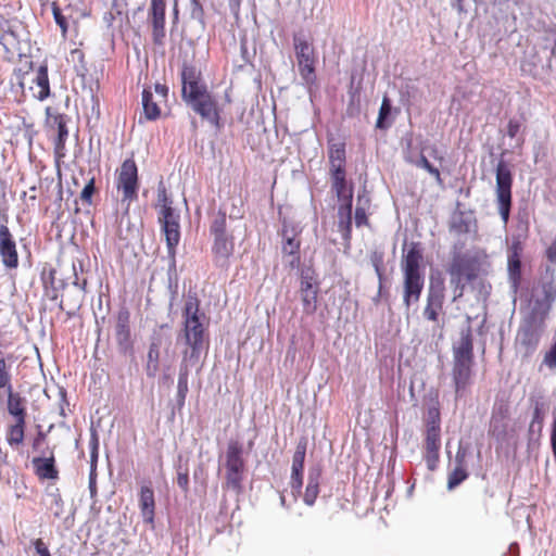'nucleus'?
Masks as SVG:
<instances>
[{"mask_svg":"<svg viewBox=\"0 0 556 556\" xmlns=\"http://www.w3.org/2000/svg\"><path fill=\"white\" fill-rule=\"evenodd\" d=\"M282 250L285 253H288L291 255L298 254L299 250H300V242L296 241L295 239L289 238L285 242Z\"/></svg>","mask_w":556,"mask_h":556,"instance_id":"603ef678","label":"nucleus"},{"mask_svg":"<svg viewBox=\"0 0 556 556\" xmlns=\"http://www.w3.org/2000/svg\"><path fill=\"white\" fill-rule=\"evenodd\" d=\"M188 350H186L184 352V358H182V362H181V365H180V370H179V376H178V386H177V389H178V397L184 401L186 395H187V392H188V376H189V370H188Z\"/></svg>","mask_w":556,"mask_h":556,"instance_id":"c9c22d12","label":"nucleus"},{"mask_svg":"<svg viewBox=\"0 0 556 556\" xmlns=\"http://www.w3.org/2000/svg\"><path fill=\"white\" fill-rule=\"evenodd\" d=\"M329 170L346 169V150L344 142H329L328 144Z\"/></svg>","mask_w":556,"mask_h":556,"instance_id":"7c9ffc66","label":"nucleus"},{"mask_svg":"<svg viewBox=\"0 0 556 556\" xmlns=\"http://www.w3.org/2000/svg\"><path fill=\"white\" fill-rule=\"evenodd\" d=\"M545 326L521 319L514 341L516 354L521 359H529L538 350Z\"/></svg>","mask_w":556,"mask_h":556,"instance_id":"423d86ee","label":"nucleus"},{"mask_svg":"<svg viewBox=\"0 0 556 556\" xmlns=\"http://www.w3.org/2000/svg\"><path fill=\"white\" fill-rule=\"evenodd\" d=\"M355 224L357 227L368 226L369 220L365 207L357 206L355 210Z\"/></svg>","mask_w":556,"mask_h":556,"instance_id":"3c124183","label":"nucleus"},{"mask_svg":"<svg viewBox=\"0 0 556 556\" xmlns=\"http://www.w3.org/2000/svg\"><path fill=\"white\" fill-rule=\"evenodd\" d=\"M293 47L300 76L307 86L315 85L316 53L313 43L302 35H294Z\"/></svg>","mask_w":556,"mask_h":556,"instance_id":"0eeeda50","label":"nucleus"},{"mask_svg":"<svg viewBox=\"0 0 556 556\" xmlns=\"http://www.w3.org/2000/svg\"><path fill=\"white\" fill-rule=\"evenodd\" d=\"M370 263L379 279V290L382 288V280L384 276V254L381 251H372L370 253Z\"/></svg>","mask_w":556,"mask_h":556,"instance_id":"58836bf2","label":"nucleus"},{"mask_svg":"<svg viewBox=\"0 0 556 556\" xmlns=\"http://www.w3.org/2000/svg\"><path fill=\"white\" fill-rule=\"evenodd\" d=\"M331 189L336 193L338 201L342 203H352L354 187L346 179V169L329 170Z\"/></svg>","mask_w":556,"mask_h":556,"instance_id":"a211bd4d","label":"nucleus"},{"mask_svg":"<svg viewBox=\"0 0 556 556\" xmlns=\"http://www.w3.org/2000/svg\"><path fill=\"white\" fill-rule=\"evenodd\" d=\"M470 220L466 217L465 212H458L453 215L450 222V230L457 235H466L470 231Z\"/></svg>","mask_w":556,"mask_h":556,"instance_id":"4c0bfd02","label":"nucleus"},{"mask_svg":"<svg viewBox=\"0 0 556 556\" xmlns=\"http://www.w3.org/2000/svg\"><path fill=\"white\" fill-rule=\"evenodd\" d=\"M96 179L91 177L80 192V200L87 205L92 204V195L96 192Z\"/></svg>","mask_w":556,"mask_h":556,"instance_id":"49530a36","label":"nucleus"},{"mask_svg":"<svg viewBox=\"0 0 556 556\" xmlns=\"http://www.w3.org/2000/svg\"><path fill=\"white\" fill-rule=\"evenodd\" d=\"M201 77V72L194 65L184 64L181 70L182 98L207 87L206 84L202 81Z\"/></svg>","mask_w":556,"mask_h":556,"instance_id":"412c9836","label":"nucleus"},{"mask_svg":"<svg viewBox=\"0 0 556 556\" xmlns=\"http://www.w3.org/2000/svg\"><path fill=\"white\" fill-rule=\"evenodd\" d=\"M7 412L10 420L27 421L26 400L18 392H14L13 388L7 390Z\"/></svg>","mask_w":556,"mask_h":556,"instance_id":"a878e982","label":"nucleus"},{"mask_svg":"<svg viewBox=\"0 0 556 556\" xmlns=\"http://www.w3.org/2000/svg\"><path fill=\"white\" fill-rule=\"evenodd\" d=\"M33 61H25L22 66L14 68L13 75L21 88H24L25 77L33 71Z\"/></svg>","mask_w":556,"mask_h":556,"instance_id":"37998d69","label":"nucleus"},{"mask_svg":"<svg viewBox=\"0 0 556 556\" xmlns=\"http://www.w3.org/2000/svg\"><path fill=\"white\" fill-rule=\"evenodd\" d=\"M508 273L515 283L521 278V255L508 254Z\"/></svg>","mask_w":556,"mask_h":556,"instance_id":"a19ab883","label":"nucleus"},{"mask_svg":"<svg viewBox=\"0 0 556 556\" xmlns=\"http://www.w3.org/2000/svg\"><path fill=\"white\" fill-rule=\"evenodd\" d=\"M466 452L458 450L456 453V467L448 473L447 489L453 490L468 478V472L465 467Z\"/></svg>","mask_w":556,"mask_h":556,"instance_id":"c756f323","label":"nucleus"},{"mask_svg":"<svg viewBox=\"0 0 556 556\" xmlns=\"http://www.w3.org/2000/svg\"><path fill=\"white\" fill-rule=\"evenodd\" d=\"M165 0H151L147 20L151 27L152 42L156 47H164L165 45Z\"/></svg>","mask_w":556,"mask_h":556,"instance_id":"9b49d317","label":"nucleus"},{"mask_svg":"<svg viewBox=\"0 0 556 556\" xmlns=\"http://www.w3.org/2000/svg\"><path fill=\"white\" fill-rule=\"evenodd\" d=\"M114 336L121 353L127 354L132 351L134 343L130 330V313L126 308L117 313Z\"/></svg>","mask_w":556,"mask_h":556,"instance_id":"dca6fc26","label":"nucleus"},{"mask_svg":"<svg viewBox=\"0 0 556 556\" xmlns=\"http://www.w3.org/2000/svg\"><path fill=\"white\" fill-rule=\"evenodd\" d=\"M46 439L47 433L43 430H41V427L39 426V430L31 440V448L34 451H37L46 442Z\"/></svg>","mask_w":556,"mask_h":556,"instance_id":"864d4df0","label":"nucleus"},{"mask_svg":"<svg viewBox=\"0 0 556 556\" xmlns=\"http://www.w3.org/2000/svg\"><path fill=\"white\" fill-rule=\"evenodd\" d=\"M447 273L450 276L465 278L466 281H471L477 276L473 261L464 253L453 254Z\"/></svg>","mask_w":556,"mask_h":556,"instance_id":"6ab92c4d","label":"nucleus"},{"mask_svg":"<svg viewBox=\"0 0 556 556\" xmlns=\"http://www.w3.org/2000/svg\"><path fill=\"white\" fill-rule=\"evenodd\" d=\"M210 232L212 236L229 233L227 230L226 212L218 211L216 217L211 223Z\"/></svg>","mask_w":556,"mask_h":556,"instance_id":"ea45409f","label":"nucleus"},{"mask_svg":"<svg viewBox=\"0 0 556 556\" xmlns=\"http://www.w3.org/2000/svg\"><path fill=\"white\" fill-rule=\"evenodd\" d=\"M168 94V88L162 84H155L154 92L151 87L142 91L143 115L147 121H155L161 116L160 104L165 102Z\"/></svg>","mask_w":556,"mask_h":556,"instance_id":"f8f14e48","label":"nucleus"},{"mask_svg":"<svg viewBox=\"0 0 556 556\" xmlns=\"http://www.w3.org/2000/svg\"><path fill=\"white\" fill-rule=\"evenodd\" d=\"M306 448H307V440L305 438H302L298 442L295 451L292 456L290 485H291L292 493L294 496H298L302 490L303 469H304V462H305V456H306Z\"/></svg>","mask_w":556,"mask_h":556,"instance_id":"f3484780","label":"nucleus"},{"mask_svg":"<svg viewBox=\"0 0 556 556\" xmlns=\"http://www.w3.org/2000/svg\"><path fill=\"white\" fill-rule=\"evenodd\" d=\"M226 480L233 490L241 489L244 472L242 446L238 441H230L226 451Z\"/></svg>","mask_w":556,"mask_h":556,"instance_id":"9d476101","label":"nucleus"},{"mask_svg":"<svg viewBox=\"0 0 556 556\" xmlns=\"http://www.w3.org/2000/svg\"><path fill=\"white\" fill-rule=\"evenodd\" d=\"M430 155L434 159V160H438L440 162L443 161V156L440 154L439 152V149L435 147V146H432L430 148Z\"/></svg>","mask_w":556,"mask_h":556,"instance_id":"680f3d73","label":"nucleus"},{"mask_svg":"<svg viewBox=\"0 0 556 556\" xmlns=\"http://www.w3.org/2000/svg\"><path fill=\"white\" fill-rule=\"evenodd\" d=\"M27 421L9 420L4 427V440L13 451H21L25 445Z\"/></svg>","mask_w":556,"mask_h":556,"instance_id":"aec40b11","label":"nucleus"},{"mask_svg":"<svg viewBox=\"0 0 556 556\" xmlns=\"http://www.w3.org/2000/svg\"><path fill=\"white\" fill-rule=\"evenodd\" d=\"M230 202L229 217L242 218L244 216V206L247 197H243V187L241 184H235L229 192Z\"/></svg>","mask_w":556,"mask_h":556,"instance_id":"c85d7f7f","label":"nucleus"},{"mask_svg":"<svg viewBox=\"0 0 556 556\" xmlns=\"http://www.w3.org/2000/svg\"><path fill=\"white\" fill-rule=\"evenodd\" d=\"M452 352V379L456 396L459 397L472 383L475 355L471 327L468 326L460 331L459 340L453 344Z\"/></svg>","mask_w":556,"mask_h":556,"instance_id":"f03ea898","label":"nucleus"},{"mask_svg":"<svg viewBox=\"0 0 556 556\" xmlns=\"http://www.w3.org/2000/svg\"><path fill=\"white\" fill-rule=\"evenodd\" d=\"M0 257L8 269H16L20 264L18 252L13 233L4 224L0 225Z\"/></svg>","mask_w":556,"mask_h":556,"instance_id":"4468645a","label":"nucleus"},{"mask_svg":"<svg viewBox=\"0 0 556 556\" xmlns=\"http://www.w3.org/2000/svg\"><path fill=\"white\" fill-rule=\"evenodd\" d=\"M441 447L440 412L438 408L429 410L425 432V459L430 470L437 468Z\"/></svg>","mask_w":556,"mask_h":556,"instance_id":"1a4fd4ad","label":"nucleus"},{"mask_svg":"<svg viewBox=\"0 0 556 556\" xmlns=\"http://www.w3.org/2000/svg\"><path fill=\"white\" fill-rule=\"evenodd\" d=\"M72 53H73V54H75V53H79V54H80V56H83V53H81V51H79V50H74Z\"/></svg>","mask_w":556,"mask_h":556,"instance_id":"0e129e2a","label":"nucleus"},{"mask_svg":"<svg viewBox=\"0 0 556 556\" xmlns=\"http://www.w3.org/2000/svg\"><path fill=\"white\" fill-rule=\"evenodd\" d=\"M424 253L419 242H410L403 250L401 270L403 274V304L409 309L413 303L420 300L424 286Z\"/></svg>","mask_w":556,"mask_h":556,"instance_id":"f257e3e1","label":"nucleus"},{"mask_svg":"<svg viewBox=\"0 0 556 556\" xmlns=\"http://www.w3.org/2000/svg\"><path fill=\"white\" fill-rule=\"evenodd\" d=\"M184 338L189 346L188 358L199 359L201 352L208 344L207 325L205 315L200 312V302L197 298H189L184 306Z\"/></svg>","mask_w":556,"mask_h":556,"instance_id":"7ed1b4c3","label":"nucleus"},{"mask_svg":"<svg viewBox=\"0 0 556 556\" xmlns=\"http://www.w3.org/2000/svg\"><path fill=\"white\" fill-rule=\"evenodd\" d=\"M176 482H177V485L185 493L189 492V471H188V468H185L184 470L181 469V467L178 468Z\"/></svg>","mask_w":556,"mask_h":556,"instance_id":"8fccbe9b","label":"nucleus"},{"mask_svg":"<svg viewBox=\"0 0 556 556\" xmlns=\"http://www.w3.org/2000/svg\"><path fill=\"white\" fill-rule=\"evenodd\" d=\"M551 446H552L553 455H554V458L556 462V410H555L553 422H552Z\"/></svg>","mask_w":556,"mask_h":556,"instance_id":"13d9d810","label":"nucleus"},{"mask_svg":"<svg viewBox=\"0 0 556 556\" xmlns=\"http://www.w3.org/2000/svg\"><path fill=\"white\" fill-rule=\"evenodd\" d=\"M34 84L35 86L30 87V90L33 91V97L39 101L46 100L50 96V81L47 64H41L37 68Z\"/></svg>","mask_w":556,"mask_h":556,"instance_id":"cd10ccee","label":"nucleus"},{"mask_svg":"<svg viewBox=\"0 0 556 556\" xmlns=\"http://www.w3.org/2000/svg\"><path fill=\"white\" fill-rule=\"evenodd\" d=\"M185 102L216 130L223 127L222 109L216 97L206 88L182 98Z\"/></svg>","mask_w":556,"mask_h":556,"instance_id":"20e7f679","label":"nucleus"},{"mask_svg":"<svg viewBox=\"0 0 556 556\" xmlns=\"http://www.w3.org/2000/svg\"><path fill=\"white\" fill-rule=\"evenodd\" d=\"M156 208L159 215H165L167 212H175L173 201L167 193L166 187L162 182L157 187Z\"/></svg>","mask_w":556,"mask_h":556,"instance_id":"e433bc0d","label":"nucleus"},{"mask_svg":"<svg viewBox=\"0 0 556 556\" xmlns=\"http://www.w3.org/2000/svg\"><path fill=\"white\" fill-rule=\"evenodd\" d=\"M418 165L425 168L430 175H432L437 179V181H442L440 170L437 167H434L425 155L420 156Z\"/></svg>","mask_w":556,"mask_h":556,"instance_id":"09e8293b","label":"nucleus"},{"mask_svg":"<svg viewBox=\"0 0 556 556\" xmlns=\"http://www.w3.org/2000/svg\"><path fill=\"white\" fill-rule=\"evenodd\" d=\"M338 228L344 240L351 239L352 233V203H342L338 208Z\"/></svg>","mask_w":556,"mask_h":556,"instance_id":"f704fd0d","label":"nucleus"},{"mask_svg":"<svg viewBox=\"0 0 556 556\" xmlns=\"http://www.w3.org/2000/svg\"><path fill=\"white\" fill-rule=\"evenodd\" d=\"M29 199L35 201L36 200V195H31Z\"/></svg>","mask_w":556,"mask_h":556,"instance_id":"338daca9","label":"nucleus"},{"mask_svg":"<svg viewBox=\"0 0 556 556\" xmlns=\"http://www.w3.org/2000/svg\"><path fill=\"white\" fill-rule=\"evenodd\" d=\"M115 174V187L121 194V201L129 206L131 202L138 200L140 187L138 166L134 155L124 160Z\"/></svg>","mask_w":556,"mask_h":556,"instance_id":"39448f33","label":"nucleus"},{"mask_svg":"<svg viewBox=\"0 0 556 556\" xmlns=\"http://www.w3.org/2000/svg\"><path fill=\"white\" fill-rule=\"evenodd\" d=\"M523 251L522 243L519 240H513L509 249L508 254L509 255H521Z\"/></svg>","mask_w":556,"mask_h":556,"instance_id":"bf43d9fd","label":"nucleus"},{"mask_svg":"<svg viewBox=\"0 0 556 556\" xmlns=\"http://www.w3.org/2000/svg\"><path fill=\"white\" fill-rule=\"evenodd\" d=\"M450 277H451L450 283H451V287L453 288V293H454L453 302H455L464 295V291H465L467 281L465 280V278H459V277H454V276H450Z\"/></svg>","mask_w":556,"mask_h":556,"instance_id":"a18cd8bd","label":"nucleus"},{"mask_svg":"<svg viewBox=\"0 0 556 556\" xmlns=\"http://www.w3.org/2000/svg\"><path fill=\"white\" fill-rule=\"evenodd\" d=\"M543 419H544V417H543L541 405L539 403H536L534 406V409H533L532 421L530 424V430L533 429L535 422L539 424V426L541 428L542 424H543Z\"/></svg>","mask_w":556,"mask_h":556,"instance_id":"5fc2aeb1","label":"nucleus"},{"mask_svg":"<svg viewBox=\"0 0 556 556\" xmlns=\"http://www.w3.org/2000/svg\"><path fill=\"white\" fill-rule=\"evenodd\" d=\"M235 252V238L231 233L213 236L212 253L216 263L227 264Z\"/></svg>","mask_w":556,"mask_h":556,"instance_id":"4be33fe9","label":"nucleus"},{"mask_svg":"<svg viewBox=\"0 0 556 556\" xmlns=\"http://www.w3.org/2000/svg\"><path fill=\"white\" fill-rule=\"evenodd\" d=\"M521 124L517 119H509L507 124V136L509 138H515L519 132Z\"/></svg>","mask_w":556,"mask_h":556,"instance_id":"4d7b16f0","label":"nucleus"},{"mask_svg":"<svg viewBox=\"0 0 556 556\" xmlns=\"http://www.w3.org/2000/svg\"><path fill=\"white\" fill-rule=\"evenodd\" d=\"M159 223L166 239L167 252L174 256L180 241L179 214L167 212L165 215H159Z\"/></svg>","mask_w":556,"mask_h":556,"instance_id":"2eb2a0df","label":"nucleus"},{"mask_svg":"<svg viewBox=\"0 0 556 556\" xmlns=\"http://www.w3.org/2000/svg\"><path fill=\"white\" fill-rule=\"evenodd\" d=\"M542 298H545L549 300L551 302L555 303L556 301V281L554 278H551L549 280L543 281L540 285Z\"/></svg>","mask_w":556,"mask_h":556,"instance_id":"c03bdc74","label":"nucleus"},{"mask_svg":"<svg viewBox=\"0 0 556 556\" xmlns=\"http://www.w3.org/2000/svg\"><path fill=\"white\" fill-rule=\"evenodd\" d=\"M199 12H200V14L203 13L202 7H199Z\"/></svg>","mask_w":556,"mask_h":556,"instance_id":"69168bd1","label":"nucleus"},{"mask_svg":"<svg viewBox=\"0 0 556 556\" xmlns=\"http://www.w3.org/2000/svg\"><path fill=\"white\" fill-rule=\"evenodd\" d=\"M511 187L513 174L509 167L503 162H498L496 166V203L501 218L506 225L509 219L511 208Z\"/></svg>","mask_w":556,"mask_h":556,"instance_id":"6e6552de","label":"nucleus"},{"mask_svg":"<svg viewBox=\"0 0 556 556\" xmlns=\"http://www.w3.org/2000/svg\"><path fill=\"white\" fill-rule=\"evenodd\" d=\"M445 298V285L442 278L432 282L429 287L427 303L424 308V316L427 320L438 323L439 315L443 311Z\"/></svg>","mask_w":556,"mask_h":556,"instance_id":"ddd939ff","label":"nucleus"},{"mask_svg":"<svg viewBox=\"0 0 556 556\" xmlns=\"http://www.w3.org/2000/svg\"><path fill=\"white\" fill-rule=\"evenodd\" d=\"M53 125L58 128V137L54 141V153L56 157L64 156L65 142L68 137V129L66 126V118L63 114H55L51 117Z\"/></svg>","mask_w":556,"mask_h":556,"instance_id":"2f4dec72","label":"nucleus"},{"mask_svg":"<svg viewBox=\"0 0 556 556\" xmlns=\"http://www.w3.org/2000/svg\"><path fill=\"white\" fill-rule=\"evenodd\" d=\"M33 545L36 549V553L39 555V556H50V552H49V548L48 546L46 545V543L43 542L42 539H36L33 541Z\"/></svg>","mask_w":556,"mask_h":556,"instance_id":"6e6d98bb","label":"nucleus"},{"mask_svg":"<svg viewBox=\"0 0 556 556\" xmlns=\"http://www.w3.org/2000/svg\"><path fill=\"white\" fill-rule=\"evenodd\" d=\"M300 295L303 312L306 315L315 314L317 311L318 288L313 286L308 277H302L301 279Z\"/></svg>","mask_w":556,"mask_h":556,"instance_id":"393cba45","label":"nucleus"},{"mask_svg":"<svg viewBox=\"0 0 556 556\" xmlns=\"http://www.w3.org/2000/svg\"><path fill=\"white\" fill-rule=\"evenodd\" d=\"M241 1L242 0H229V8L235 15H238L240 12Z\"/></svg>","mask_w":556,"mask_h":556,"instance_id":"052dcab7","label":"nucleus"},{"mask_svg":"<svg viewBox=\"0 0 556 556\" xmlns=\"http://www.w3.org/2000/svg\"><path fill=\"white\" fill-rule=\"evenodd\" d=\"M391 113V102L390 99L384 97L379 110L376 127L380 129H386L389 125L386 124V118Z\"/></svg>","mask_w":556,"mask_h":556,"instance_id":"79ce46f5","label":"nucleus"},{"mask_svg":"<svg viewBox=\"0 0 556 556\" xmlns=\"http://www.w3.org/2000/svg\"><path fill=\"white\" fill-rule=\"evenodd\" d=\"M31 464L39 480H56L59 478L53 451L50 452L48 457H34Z\"/></svg>","mask_w":556,"mask_h":556,"instance_id":"b1692460","label":"nucleus"},{"mask_svg":"<svg viewBox=\"0 0 556 556\" xmlns=\"http://www.w3.org/2000/svg\"><path fill=\"white\" fill-rule=\"evenodd\" d=\"M90 492L91 493L96 492V481L92 477H90Z\"/></svg>","mask_w":556,"mask_h":556,"instance_id":"e2e57ef3","label":"nucleus"},{"mask_svg":"<svg viewBox=\"0 0 556 556\" xmlns=\"http://www.w3.org/2000/svg\"><path fill=\"white\" fill-rule=\"evenodd\" d=\"M162 345L161 337L152 338L147 355L146 371L148 377H155L160 369V349Z\"/></svg>","mask_w":556,"mask_h":556,"instance_id":"72a5a7b5","label":"nucleus"},{"mask_svg":"<svg viewBox=\"0 0 556 556\" xmlns=\"http://www.w3.org/2000/svg\"><path fill=\"white\" fill-rule=\"evenodd\" d=\"M321 472L320 467L309 470L308 481L303 496L304 503L308 506L314 505L318 497Z\"/></svg>","mask_w":556,"mask_h":556,"instance_id":"473e14b6","label":"nucleus"},{"mask_svg":"<svg viewBox=\"0 0 556 556\" xmlns=\"http://www.w3.org/2000/svg\"><path fill=\"white\" fill-rule=\"evenodd\" d=\"M139 508L147 523H153L155 516L154 491L150 485H142L139 492Z\"/></svg>","mask_w":556,"mask_h":556,"instance_id":"bb28decb","label":"nucleus"},{"mask_svg":"<svg viewBox=\"0 0 556 556\" xmlns=\"http://www.w3.org/2000/svg\"><path fill=\"white\" fill-rule=\"evenodd\" d=\"M553 305L554 303L545 298L534 296L530 301L529 312L522 318L546 326Z\"/></svg>","mask_w":556,"mask_h":556,"instance_id":"5701e85b","label":"nucleus"},{"mask_svg":"<svg viewBox=\"0 0 556 556\" xmlns=\"http://www.w3.org/2000/svg\"><path fill=\"white\" fill-rule=\"evenodd\" d=\"M52 14L55 23L61 28L63 36H65L68 28L67 21L66 17L62 14V11L56 2L52 3Z\"/></svg>","mask_w":556,"mask_h":556,"instance_id":"de8ad7c7","label":"nucleus"},{"mask_svg":"<svg viewBox=\"0 0 556 556\" xmlns=\"http://www.w3.org/2000/svg\"><path fill=\"white\" fill-rule=\"evenodd\" d=\"M51 556V555H50Z\"/></svg>","mask_w":556,"mask_h":556,"instance_id":"774afa93","label":"nucleus"}]
</instances>
